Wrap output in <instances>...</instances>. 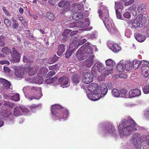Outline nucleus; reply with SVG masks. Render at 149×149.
<instances>
[{
	"instance_id": "nucleus-17",
	"label": "nucleus",
	"mask_w": 149,
	"mask_h": 149,
	"mask_svg": "<svg viewBox=\"0 0 149 149\" xmlns=\"http://www.w3.org/2000/svg\"><path fill=\"white\" fill-rule=\"evenodd\" d=\"M95 74L90 72L84 73L83 77V81L87 84L92 82L93 81V77L94 76Z\"/></svg>"
},
{
	"instance_id": "nucleus-56",
	"label": "nucleus",
	"mask_w": 149,
	"mask_h": 149,
	"mask_svg": "<svg viewBox=\"0 0 149 149\" xmlns=\"http://www.w3.org/2000/svg\"><path fill=\"white\" fill-rule=\"evenodd\" d=\"M2 9L3 10V11L4 12V13L6 14V15H7L8 16H10V13L8 11V10H7L6 8L3 6L2 7Z\"/></svg>"
},
{
	"instance_id": "nucleus-47",
	"label": "nucleus",
	"mask_w": 149,
	"mask_h": 149,
	"mask_svg": "<svg viewBox=\"0 0 149 149\" xmlns=\"http://www.w3.org/2000/svg\"><path fill=\"white\" fill-rule=\"evenodd\" d=\"M46 15L47 17L50 20L53 21L54 20V16L52 13L49 12H48Z\"/></svg>"
},
{
	"instance_id": "nucleus-39",
	"label": "nucleus",
	"mask_w": 149,
	"mask_h": 149,
	"mask_svg": "<svg viewBox=\"0 0 149 149\" xmlns=\"http://www.w3.org/2000/svg\"><path fill=\"white\" fill-rule=\"evenodd\" d=\"M120 97H128L127 93V90L125 89H123L120 91Z\"/></svg>"
},
{
	"instance_id": "nucleus-29",
	"label": "nucleus",
	"mask_w": 149,
	"mask_h": 149,
	"mask_svg": "<svg viewBox=\"0 0 149 149\" xmlns=\"http://www.w3.org/2000/svg\"><path fill=\"white\" fill-rule=\"evenodd\" d=\"M65 50V47L64 45L61 44L58 47V50L57 52L58 55L60 56L64 52Z\"/></svg>"
},
{
	"instance_id": "nucleus-16",
	"label": "nucleus",
	"mask_w": 149,
	"mask_h": 149,
	"mask_svg": "<svg viewBox=\"0 0 149 149\" xmlns=\"http://www.w3.org/2000/svg\"><path fill=\"white\" fill-rule=\"evenodd\" d=\"M82 44H81L80 43H79L78 42L77 43L74 41L71 43L69 45V49L67 50L65 54L66 57L67 58H69L71 55L72 54L73 52L75 50V49H73L72 51L70 50L72 48H74L73 46H74V47H77L78 46Z\"/></svg>"
},
{
	"instance_id": "nucleus-30",
	"label": "nucleus",
	"mask_w": 149,
	"mask_h": 149,
	"mask_svg": "<svg viewBox=\"0 0 149 149\" xmlns=\"http://www.w3.org/2000/svg\"><path fill=\"white\" fill-rule=\"evenodd\" d=\"M14 115L15 116H18L21 115L22 114V111L20 106L16 107L14 110Z\"/></svg>"
},
{
	"instance_id": "nucleus-23",
	"label": "nucleus",
	"mask_w": 149,
	"mask_h": 149,
	"mask_svg": "<svg viewBox=\"0 0 149 149\" xmlns=\"http://www.w3.org/2000/svg\"><path fill=\"white\" fill-rule=\"evenodd\" d=\"M141 92L138 89H135L130 90L128 93V97L132 98L140 95Z\"/></svg>"
},
{
	"instance_id": "nucleus-12",
	"label": "nucleus",
	"mask_w": 149,
	"mask_h": 149,
	"mask_svg": "<svg viewBox=\"0 0 149 149\" xmlns=\"http://www.w3.org/2000/svg\"><path fill=\"white\" fill-rule=\"evenodd\" d=\"M25 80L29 83H35L39 84H42L43 81L42 77L39 75L38 74L36 78L34 77H30L28 78H25Z\"/></svg>"
},
{
	"instance_id": "nucleus-8",
	"label": "nucleus",
	"mask_w": 149,
	"mask_h": 149,
	"mask_svg": "<svg viewBox=\"0 0 149 149\" xmlns=\"http://www.w3.org/2000/svg\"><path fill=\"white\" fill-rule=\"evenodd\" d=\"M105 136H112L116 138L117 136V132L115 127L112 124L109 123L103 129V133Z\"/></svg>"
},
{
	"instance_id": "nucleus-54",
	"label": "nucleus",
	"mask_w": 149,
	"mask_h": 149,
	"mask_svg": "<svg viewBox=\"0 0 149 149\" xmlns=\"http://www.w3.org/2000/svg\"><path fill=\"white\" fill-rule=\"evenodd\" d=\"M4 22L7 26H10L11 25V21L8 19H5Z\"/></svg>"
},
{
	"instance_id": "nucleus-61",
	"label": "nucleus",
	"mask_w": 149,
	"mask_h": 149,
	"mask_svg": "<svg viewBox=\"0 0 149 149\" xmlns=\"http://www.w3.org/2000/svg\"><path fill=\"white\" fill-rule=\"evenodd\" d=\"M116 12L117 18L119 19H122V16L121 15L120 13L118 11L116 10Z\"/></svg>"
},
{
	"instance_id": "nucleus-14",
	"label": "nucleus",
	"mask_w": 149,
	"mask_h": 149,
	"mask_svg": "<svg viewBox=\"0 0 149 149\" xmlns=\"http://www.w3.org/2000/svg\"><path fill=\"white\" fill-rule=\"evenodd\" d=\"M107 45L112 51L115 53L118 52L121 49V47L117 44L115 43L111 40L107 42Z\"/></svg>"
},
{
	"instance_id": "nucleus-32",
	"label": "nucleus",
	"mask_w": 149,
	"mask_h": 149,
	"mask_svg": "<svg viewBox=\"0 0 149 149\" xmlns=\"http://www.w3.org/2000/svg\"><path fill=\"white\" fill-rule=\"evenodd\" d=\"M105 63L107 66L111 68L113 66L115 63V61L111 59L107 60L105 61Z\"/></svg>"
},
{
	"instance_id": "nucleus-28",
	"label": "nucleus",
	"mask_w": 149,
	"mask_h": 149,
	"mask_svg": "<svg viewBox=\"0 0 149 149\" xmlns=\"http://www.w3.org/2000/svg\"><path fill=\"white\" fill-rule=\"evenodd\" d=\"M135 37L136 40L140 42H143L146 39L145 36L140 33L137 34L136 36H135Z\"/></svg>"
},
{
	"instance_id": "nucleus-1",
	"label": "nucleus",
	"mask_w": 149,
	"mask_h": 149,
	"mask_svg": "<svg viewBox=\"0 0 149 149\" xmlns=\"http://www.w3.org/2000/svg\"><path fill=\"white\" fill-rule=\"evenodd\" d=\"M118 133L121 138L129 136L134 131L137 129L138 125L131 118L128 117L117 124Z\"/></svg>"
},
{
	"instance_id": "nucleus-38",
	"label": "nucleus",
	"mask_w": 149,
	"mask_h": 149,
	"mask_svg": "<svg viewBox=\"0 0 149 149\" xmlns=\"http://www.w3.org/2000/svg\"><path fill=\"white\" fill-rule=\"evenodd\" d=\"M48 72V70L45 67L42 68L39 70L38 74L41 75H44Z\"/></svg>"
},
{
	"instance_id": "nucleus-49",
	"label": "nucleus",
	"mask_w": 149,
	"mask_h": 149,
	"mask_svg": "<svg viewBox=\"0 0 149 149\" xmlns=\"http://www.w3.org/2000/svg\"><path fill=\"white\" fill-rule=\"evenodd\" d=\"M143 93L145 94L149 93V84L146 85L143 88Z\"/></svg>"
},
{
	"instance_id": "nucleus-2",
	"label": "nucleus",
	"mask_w": 149,
	"mask_h": 149,
	"mask_svg": "<svg viewBox=\"0 0 149 149\" xmlns=\"http://www.w3.org/2000/svg\"><path fill=\"white\" fill-rule=\"evenodd\" d=\"M91 44L86 43L83 45L77 51L76 56L79 60L89 57L85 61L84 65L89 67L91 66L93 62L94 55L93 54V49L91 48Z\"/></svg>"
},
{
	"instance_id": "nucleus-36",
	"label": "nucleus",
	"mask_w": 149,
	"mask_h": 149,
	"mask_svg": "<svg viewBox=\"0 0 149 149\" xmlns=\"http://www.w3.org/2000/svg\"><path fill=\"white\" fill-rule=\"evenodd\" d=\"M132 64V65L133 66V68L135 69H137L141 65L140 61L139 60H134L133 61Z\"/></svg>"
},
{
	"instance_id": "nucleus-40",
	"label": "nucleus",
	"mask_w": 149,
	"mask_h": 149,
	"mask_svg": "<svg viewBox=\"0 0 149 149\" xmlns=\"http://www.w3.org/2000/svg\"><path fill=\"white\" fill-rule=\"evenodd\" d=\"M97 36V33L96 32H94L92 33L89 34L87 35V38L91 39H94Z\"/></svg>"
},
{
	"instance_id": "nucleus-41",
	"label": "nucleus",
	"mask_w": 149,
	"mask_h": 149,
	"mask_svg": "<svg viewBox=\"0 0 149 149\" xmlns=\"http://www.w3.org/2000/svg\"><path fill=\"white\" fill-rule=\"evenodd\" d=\"M57 80V78L56 77H54L52 78L49 79L45 80V82L47 84H52L56 81Z\"/></svg>"
},
{
	"instance_id": "nucleus-34",
	"label": "nucleus",
	"mask_w": 149,
	"mask_h": 149,
	"mask_svg": "<svg viewBox=\"0 0 149 149\" xmlns=\"http://www.w3.org/2000/svg\"><path fill=\"white\" fill-rule=\"evenodd\" d=\"M27 68V71L29 75L30 76H32L35 73L34 69L31 66H28Z\"/></svg>"
},
{
	"instance_id": "nucleus-37",
	"label": "nucleus",
	"mask_w": 149,
	"mask_h": 149,
	"mask_svg": "<svg viewBox=\"0 0 149 149\" xmlns=\"http://www.w3.org/2000/svg\"><path fill=\"white\" fill-rule=\"evenodd\" d=\"M11 20L13 22L12 27L13 29H16L18 27L19 24L17 20L14 19V17H12Z\"/></svg>"
},
{
	"instance_id": "nucleus-33",
	"label": "nucleus",
	"mask_w": 149,
	"mask_h": 149,
	"mask_svg": "<svg viewBox=\"0 0 149 149\" xmlns=\"http://www.w3.org/2000/svg\"><path fill=\"white\" fill-rule=\"evenodd\" d=\"M111 93L112 95L114 97H120V91L116 89H114L112 90Z\"/></svg>"
},
{
	"instance_id": "nucleus-20",
	"label": "nucleus",
	"mask_w": 149,
	"mask_h": 149,
	"mask_svg": "<svg viewBox=\"0 0 149 149\" xmlns=\"http://www.w3.org/2000/svg\"><path fill=\"white\" fill-rule=\"evenodd\" d=\"M58 5L59 7L64 8L65 12L69 10L70 8V3L68 0H61L58 3Z\"/></svg>"
},
{
	"instance_id": "nucleus-3",
	"label": "nucleus",
	"mask_w": 149,
	"mask_h": 149,
	"mask_svg": "<svg viewBox=\"0 0 149 149\" xmlns=\"http://www.w3.org/2000/svg\"><path fill=\"white\" fill-rule=\"evenodd\" d=\"M51 110L53 115L52 118L54 120H65L68 117V111L58 104L52 105L51 107Z\"/></svg>"
},
{
	"instance_id": "nucleus-15",
	"label": "nucleus",
	"mask_w": 149,
	"mask_h": 149,
	"mask_svg": "<svg viewBox=\"0 0 149 149\" xmlns=\"http://www.w3.org/2000/svg\"><path fill=\"white\" fill-rule=\"evenodd\" d=\"M0 82L2 84V88L4 91H7L12 89L11 83L6 79L0 78Z\"/></svg>"
},
{
	"instance_id": "nucleus-7",
	"label": "nucleus",
	"mask_w": 149,
	"mask_h": 149,
	"mask_svg": "<svg viewBox=\"0 0 149 149\" xmlns=\"http://www.w3.org/2000/svg\"><path fill=\"white\" fill-rule=\"evenodd\" d=\"M30 89L31 90L34 95H32L29 94H25V97L29 100H32L33 99L39 100L42 96L41 90L40 88L32 86L30 87Z\"/></svg>"
},
{
	"instance_id": "nucleus-44",
	"label": "nucleus",
	"mask_w": 149,
	"mask_h": 149,
	"mask_svg": "<svg viewBox=\"0 0 149 149\" xmlns=\"http://www.w3.org/2000/svg\"><path fill=\"white\" fill-rule=\"evenodd\" d=\"M22 113L23 112L24 114H28L29 112V110L24 106H20Z\"/></svg>"
},
{
	"instance_id": "nucleus-19",
	"label": "nucleus",
	"mask_w": 149,
	"mask_h": 149,
	"mask_svg": "<svg viewBox=\"0 0 149 149\" xmlns=\"http://www.w3.org/2000/svg\"><path fill=\"white\" fill-rule=\"evenodd\" d=\"M12 51L13 54H11L12 59L11 61L14 63L19 62L20 58V54L17 52L15 48H13Z\"/></svg>"
},
{
	"instance_id": "nucleus-24",
	"label": "nucleus",
	"mask_w": 149,
	"mask_h": 149,
	"mask_svg": "<svg viewBox=\"0 0 149 149\" xmlns=\"http://www.w3.org/2000/svg\"><path fill=\"white\" fill-rule=\"evenodd\" d=\"M124 66L127 71L131 70L132 67V64L130 61H126L124 60Z\"/></svg>"
},
{
	"instance_id": "nucleus-4",
	"label": "nucleus",
	"mask_w": 149,
	"mask_h": 149,
	"mask_svg": "<svg viewBox=\"0 0 149 149\" xmlns=\"http://www.w3.org/2000/svg\"><path fill=\"white\" fill-rule=\"evenodd\" d=\"M100 88L96 84H92L90 85L88 87V89L91 93L88 94V98L93 101L99 100L101 97L102 93Z\"/></svg>"
},
{
	"instance_id": "nucleus-9",
	"label": "nucleus",
	"mask_w": 149,
	"mask_h": 149,
	"mask_svg": "<svg viewBox=\"0 0 149 149\" xmlns=\"http://www.w3.org/2000/svg\"><path fill=\"white\" fill-rule=\"evenodd\" d=\"M13 105V103L5 101L1 111V115L6 117H8L12 114L11 109H12Z\"/></svg>"
},
{
	"instance_id": "nucleus-35",
	"label": "nucleus",
	"mask_w": 149,
	"mask_h": 149,
	"mask_svg": "<svg viewBox=\"0 0 149 149\" xmlns=\"http://www.w3.org/2000/svg\"><path fill=\"white\" fill-rule=\"evenodd\" d=\"M146 9V5L144 4H143L139 6L138 7L137 11L139 13H141L143 12Z\"/></svg>"
},
{
	"instance_id": "nucleus-25",
	"label": "nucleus",
	"mask_w": 149,
	"mask_h": 149,
	"mask_svg": "<svg viewBox=\"0 0 149 149\" xmlns=\"http://www.w3.org/2000/svg\"><path fill=\"white\" fill-rule=\"evenodd\" d=\"M116 68L118 71L119 72H123L125 70V67L124 64V60L120 61L118 63Z\"/></svg>"
},
{
	"instance_id": "nucleus-5",
	"label": "nucleus",
	"mask_w": 149,
	"mask_h": 149,
	"mask_svg": "<svg viewBox=\"0 0 149 149\" xmlns=\"http://www.w3.org/2000/svg\"><path fill=\"white\" fill-rule=\"evenodd\" d=\"M145 136V135H141L137 132L133 134L131 138L132 141L133 146L136 149L141 148L142 143L144 141L143 139Z\"/></svg>"
},
{
	"instance_id": "nucleus-31",
	"label": "nucleus",
	"mask_w": 149,
	"mask_h": 149,
	"mask_svg": "<svg viewBox=\"0 0 149 149\" xmlns=\"http://www.w3.org/2000/svg\"><path fill=\"white\" fill-rule=\"evenodd\" d=\"M80 78V77L78 75L76 74L74 75L72 80L74 85H76L79 82Z\"/></svg>"
},
{
	"instance_id": "nucleus-58",
	"label": "nucleus",
	"mask_w": 149,
	"mask_h": 149,
	"mask_svg": "<svg viewBox=\"0 0 149 149\" xmlns=\"http://www.w3.org/2000/svg\"><path fill=\"white\" fill-rule=\"evenodd\" d=\"M124 17L127 19H129L131 17V15L129 12H127L123 14Z\"/></svg>"
},
{
	"instance_id": "nucleus-63",
	"label": "nucleus",
	"mask_w": 149,
	"mask_h": 149,
	"mask_svg": "<svg viewBox=\"0 0 149 149\" xmlns=\"http://www.w3.org/2000/svg\"><path fill=\"white\" fill-rule=\"evenodd\" d=\"M3 95V97L4 99H8L10 98H11L12 96L11 95H8L6 94H4Z\"/></svg>"
},
{
	"instance_id": "nucleus-6",
	"label": "nucleus",
	"mask_w": 149,
	"mask_h": 149,
	"mask_svg": "<svg viewBox=\"0 0 149 149\" xmlns=\"http://www.w3.org/2000/svg\"><path fill=\"white\" fill-rule=\"evenodd\" d=\"M103 22L107 30L109 29L114 24L111 19L109 17V13L107 8L103 6Z\"/></svg>"
},
{
	"instance_id": "nucleus-43",
	"label": "nucleus",
	"mask_w": 149,
	"mask_h": 149,
	"mask_svg": "<svg viewBox=\"0 0 149 149\" xmlns=\"http://www.w3.org/2000/svg\"><path fill=\"white\" fill-rule=\"evenodd\" d=\"M11 100L15 101H17L19 100V94L15 93L11 96Z\"/></svg>"
},
{
	"instance_id": "nucleus-62",
	"label": "nucleus",
	"mask_w": 149,
	"mask_h": 149,
	"mask_svg": "<svg viewBox=\"0 0 149 149\" xmlns=\"http://www.w3.org/2000/svg\"><path fill=\"white\" fill-rule=\"evenodd\" d=\"M0 64L2 65H4V64H7V65H9V62L7 60H1L0 61Z\"/></svg>"
},
{
	"instance_id": "nucleus-51",
	"label": "nucleus",
	"mask_w": 149,
	"mask_h": 149,
	"mask_svg": "<svg viewBox=\"0 0 149 149\" xmlns=\"http://www.w3.org/2000/svg\"><path fill=\"white\" fill-rule=\"evenodd\" d=\"M113 69H111L110 70H104L103 71V76L108 75L110 74H111L113 72Z\"/></svg>"
},
{
	"instance_id": "nucleus-46",
	"label": "nucleus",
	"mask_w": 149,
	"mask_h": 149,
	"mask_svg": "<svg viewBox=\"0 0 149 149\" xmlns=\"http://www.w3.org/2000/svg\"><path fill=\"white\" fill-rule=\"evenodd\" d=\"M5 38L3 36H0V46H4L5 45Z\"/></svg>"
},
{
	"instance_id": "nucleus-50",
	"label": "nucleus",
	"mask_w": 149,
	"mask_h": 149,
	"mask_svg": "<svg viewBox=\"0 0 149 149\" xmlns=\"http://www.w3.org/2000/svg\"><path fill=\"white\" fill-rule=\"evenodd\" d=\"M140 65H142V67H149V62L144 60L140 61Z\"/></svg>"
},
{
	"instance_id": "nucleus-26",
	"label": "nucleus",
	"mask_w": 149,
	"mask_h": 149,
	"mask_svg": "<svg viewBox=\"0 0 149 149\" xmlns=\"http://www.w3.org/2000/svg\"><path fill=\"white\" fill-rule=\"evenodd\" d=\"M141 69L143 76L145 77H148L149 75V67H141Z\"/></svg>"
},
{
	"instance_id": "nucleus-42",
	"label": "nucleus",
	"mask_w": 149,
	"mask_h": 149,
	"mask_svg": "<svg viewBox=\"0 0 149 149\" xmlns=\"http://www.w3.org/2000/svg\"><path fill=\"white\" fill-rule=\"evenodd\" d=\"M58 59V57L56 56H54L50 58L48 60V62L49 64L53 63L56 61Z\"/></svg>"
},
{
	"instance_id": "nucleus-55",
	"label": "nucleus",
	"mask_w": 149,
	"mask_h": 149,
	"mask_svg": "<svg viewBox=\"0 0 149 149\" xmlns=\"http://www.w3.org/2000/svg\"><path fill=\"white\" fill-rule=\"evenodd\" d=\"M41 104H39L38 105H36V104H33L30 107V109L31 111H33V109H37V108L38 107H41Z\"/></svg>"
},
{
	"instance_id": "nucleus-52",
	"label": "nucleus",
	"mask_w": 149,
	"mask_h": 149,
	"mask_svg": "<svg viewBox=\"0 0 149 149\" xmlns=\"http://www.w3.org/2000/svg\"><path fill=\"white\" fill-rule=\"evenodd\" d=\"M125 35L127 38H130L131 35V30L129 29H126L125 31Z\"/></svg>"
},
{
	"instance_id": "nucleus-18",
	"label": "nucleus",
	"mask_w": 149,
	"mask_h": 149,
	"mask_svg": "<svg viewBox=\"0 0 149 149\" xmlns=\"http://www.w3.org/2000/svg\"><path fill=\"white\" fill-rule=\"evenodd\" d=\"M26 74L24 68L22 67L17 68L15 70V75L17 78H22Z\"/></svg>"
},
{
	"instance_id": "nucleus-45",
	"label": "nucleus",
	"mask_w": 149,
	"mask_h": 149,
	"mask_svg": "<svg viewBox=\"0 0 149 149\" xmlns=\"http://www.w3.org/2000/svg\"><path fill=\"white\" fill-rule=\"evenodd\" d=\"M2 51L3 53L7 54H9L11 52V50L8 49L7 47H5L3 48L2 49Z\"/></svg>"
},
{
	"instance_id": "nucleus-27",
	"label": "nucleus",
	"mask_w": 149,
	"mask_h": 149,
	"mask_svg": "<svg viewBox=\"0 0 149 149\" xmlns=\"http://www.w3.org/2000/svg\"><path fill=\"white\" fill-rule=\"evenodd\" d=\"M112 35H117L118 33V29L116 28L115 25L110 28L109 29L107 30Z\"/></svg>"
},
{
	"instance_id": "nucleus-11",
	"label": "nucleus",
	"mask_w": 149,
	"mask_h": 149,
	"mask_svg": "<svg viewBox=\"0 0 149 149\" xmlns=\"http://www.w3.org/2000/svg\"><path fill=\"white\" fill-rule=\"evenodd\" d=\"M90 24V20L88 18L86 19L85 21V23L82 21H80L76 23H71L70 24V27H78L79 28H82L81 30L82 31H90L92 29V27L84 28L86 26H88Z\"/></svg>"
},
{
	"instance_id": "nucleus-22",
	"label": "nucleus",
	"mask_w": 149,
	"mask_h": 149,
	"mask_svg": "<svg viewBox=\"0 0 149 149\" xmlns=\"http://www.w3.org/2000/svg\"><path fill=\"white\" fill-rule=\"evenodd\" d=\"M102 64L100 63H97L92 67L91 72L92 74H96V73L98 72H102Z\"/></svg>"
},
{
	"instance_id": "nucleus-59",
	"label": "nucleus",
	"mask_w": 149,
	"mask_h": 149,
	"mask_svg": "<svg viewBox=\"0 0 149 149\" xmlns=\"http://www.w3.org/2000/svg\"><path fill=\"white\" fill-rule=\"evenodd\" d=\"M98 13L99 14V16L100 19H102V8L100 7V8H99L98 11Z\"/></svg>"
},
{
	"instance_id": "nucleus-57",
	"label": "nucleus",
	"mask_w": 149,
	"mask_h": 149,
	"mask_svg": "<svg viewBox=\"0 0 149 149\" xmlns=\"http://www.w3.org/2000/svg\"><path fill=\"white\" fill-rule=\"evenodd\" d=\"M144 116L146 119L149 120V110H146L144 111Z\"/></svg>"
},
{
	"instance_id": "nucleus-13",
	"label": "nucleus",
	"mask_w": 149,
	"mask_h": 149,
	"mask_svg": "<svg viewBox=\"0 0 149 149\" xmlns=\"http://www.w3.org/2000/svg\"><path fill=\"white\" fill-rule=\"evenodd\" d=\"M143 19L140 16H138L134 21L132 23L129 24V25H131L132 28L136 29L141 28L142 25Z\"/></svg>"
},
{
	"instance_id": "nucleus-21",
	"label": "nucleus",
	"mask_w": 149,
	"mask_h": 149,
	"mask_svg": "<svg viewBox=\"0 0 149 149\" xmlns=\"http://www.w3.org/2000/svg\"><path fill=\"white\" fill-rule=\"evenodd\" d=\"M69 79L68 77H63L60 78L58 81L63 88H65L69 86Z\"/></svg>"
},
{
	"instance_id": "nucleus-53",
	"label": "nucleus",
	"mask_w": 149,
	"mask_h": 149,
	"mask_svg": "<svg viewBox=\"0 0 149 149\" xmlns=\"http://www.w3.org/2000/svg\"><path fill=\"white\" fill-rule=\"evenodd\" d=\"M72 31V30H70L68 29H65L62 35L63 36H67L69 34L70 35V33Z\"/></svg>"
},
{
	"instance_id": "nucleus-60",
	"label": "nucleus",
	"mask_w": 149,
	"mask_h": 149,
	"mask_svg": "<svg viewBox=\"0 0 149 149\" xmlns=\"http://www.w3.org/2000/svg\"><path fill=\"white\" fill-rule=\"evenodd\" d=\"M108 92V88L107 85L104 86V88L103 89V95H105Z\"/></svg>"
},
{
	"instance_id": "nucleus-10",
	"label": "nucleus",
	"mask_w": 149,
	"mask_h": 149,
	"mask_svg": "<svg viewBox=\"0 0 149 149\" xmlns=\"http://www.w3.org/2000/svg\"><path fill=\"white\" fill-rule=\"evenodd\" d=\"M83 5L82 3L81 5L77 4L74 5V9L72 10L73 14L72 17L74 20H78L83 17V15L81 12L84 9Z\"/></svg>"
},
{
	"instance_id": "nucleus-64",
	"label": "nucleus",
	"mask_w": 149,
	"mask_h": 149,
	"mask_svg": "<svg viewBox=\"0 0 149 149\" xmlns=\"http://www.w3.org/2000/svg\"><path fill=\"white\" fill-rule=\"evenodd\" d=\"M3 69L5 72L6 73H9L10 72V68L8 67L4 66Z\"/></svg>"
},
{
	"instance_id": "nucleus-48",
	"label": "nucleus",
	"mask_w": 149,
	"mask_h": 149,
	"mask_svg": "<svg viewBox=\"0 0 149 149\" xmlns=\"http://www.w3.org/2000/svg\"><path fill=\"white\" fill-rule=\"evenodd\" d=\"M115 8L116 11L118 10V9L122 8V6L119 2L116 1L115 2Z\"/></svg>"
}]
</instances>
